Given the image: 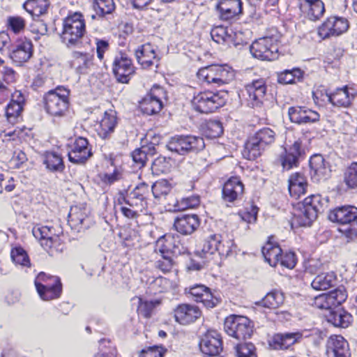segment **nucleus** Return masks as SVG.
Here are the masks:
<instances>
[{
  "instance_id": "58",
  "label": "nucleus",
  "mask_w": 357,
  "mask_h": 357,
  "mask_svg": "<svg viewBox=\"0 0 357 357\" xmlns=\"http://www.w3.org/2000/svg\"><path fill=\"white\" fill-rule=\"evenodd\" d=\"M160 303L159 301H143L142 299H139V303L138 306V312L144 316V317H149L151 314V312L153 308Z\"/></svg>"
},
{
  "instance_id": "4",
  "label": "nucleus",
  "mask_w": 357,
  "mask_h": 357,
  "mask_svg": "<svg viewBox=\"0 0 357 357\" xmlns=\"http://www.w3.org/2000/svg\"><path fill=\"white\" fill-rule=\"evenodd\" d=\"M85 32V22L82 15L75 13L64 19L61 37L68 47L75 46L80 43Z\"/></svg>"
},
{
  "instance_id": "47",
  "label": "nucleus",
  "mask_w": 357,
  "mask_h": 357,
  "mask_svg": "<svg viewBox=\"0 0 357 357\" xmlns=\"http://www.w3.org/2000/svg\"><path fill=\"white\" fill-rule=\"evenodd\" d=\"M203 132L208 138H216L223 133V127L219 121L210 120L203 127Z\"/></svg>"
},
{
  "instance_id": "8",
  "label": "nucleus",
  "mask_w": 357,
  "mask_h": 357,
  "mask_svg": "<svg viewBox=\"0 0 357 357\" xmlns=\"http://www.w3.org/2000/svg\"><path fill=\"white\" fill-rule=\"evenodd\" d=\"M224 329L229 336L237 340H245L251 337L253 325L248 317L233 314L225 319Z\"/></svg>"
},
{
  "instance_id": "39",
  "label": "nucleus",
  "mask_w": 357,
  "mask_h": 357,
  "mask_svg": "<svg viewBox=\"0 0 357 357\" xmlns=\"http://www.w3.org/2000/svg\"><path fill=\"white\" fill-rule=\"evenodd\" d=\"M49 6V0H26L23 8L32 17H39L47 13Z\"/></svg>"
},
{
  "instance_id": "17",
  "label": "nucleus",
  "mask_w": 357,
  "mask_h": 357,
  "mask_svg": "<svg viewBox=\"0 0 357 357\" xmlns=\"http://www.w3.org/2000/svg\"><path fill=\"white\" fill-rule=\"evenodd\" d=\"M310 167L311 178L314 182L326 181L330 176L329 164L320 154H315L310 158Z\"/></svg>"
},
{
  "instance_id": "7",
  "label": "nucleus",
  "mask_w": 357,
  "mask_h": 357,
  "mask_svg": "<svg viewBox=\"0 0 357 357\" xmlns=\"http://www.w3.org/2000/svg\"><path fill=\"white\" fill-rule=\"evenodd\" d=\"M226 96L227 94L205 91L195 95L191 102L195 110L200 113L208 114L225 104Z\"/></svg>"
},
{
  "instance_id": "36",
  "label": "nucleus",
  "mask_w": 357,
  "mask_h": 357,
  "mask_svg": "<svg viewBox=\"0 0 357 357\" xmlns=\"http://www.w3.org/2000/svg\"><path fill=\"white\" fill-rule=\"evenodd\" d=\"M337 276L334 272L323 273L317 275L311 283V286L316 290H326L336 285Z\"/></svg>"
},
{
  "instance_id": "2",
  "label": "nucleus",
  "mask_w": 357,
  "mask_h": 357,
  "mask_svg": "<svg viewBox=\"0 0 357 357\" xmlns=\"http://www.w3.org/2000/svg\"><path fill=\"white\" fill-rule=\"evenodd\" d=\"M275 133L269 128H263L250 137L245 144L243 155L245 158L254 160L259 157L267 146L275 142Z\"/></svg>"
},
{
  "instance_id": "23",
  "label": "nucleus",
  "mask_w": 357,
  "mask_h": 357,
  "mask_svg": "<svg viewBox=\"0 0 357 357\" xmlns=\"http://www.w3.org/2000/svg\"><path fill=\"white\" fill-rule=\"evenodd\" d=\"M201 314L198 307L190 304H181L174 311L176 321L183 325L195 321Z\"/></svg>"
},
{
  "instance_id": "43",
  "label": "nucleus",
  "mask_w": 357,
  "mask_h": 357,
  "mask_svg": "<svg viewBox=\"0 0 357 357\" xmlns=\"http://www.w3.org/2000/svg\"><path fill=\"white\" fill-rule=\"evenodd\" d=\"M87 219V213L84 208L77 206L70 208L68 222L71 227L77 228L84 225Z\"/></svg>"
},
{
  "instance_id": "60",
  "label": "nucleus",
  "mask_w": 357,
  "mask_h": 357,
  "mask_svg": "<svg viewBox=\"0 0 357 357\" xmlns=\"http://www.w3.org/2000/svg\"><path fill=\"white\" fill-rule=\"evenodd\" d=\"M199 302H202L207 308H213L220 302V299L208 289V291L204 294Z\"/></svg>"
},
{
  "instance_id": "62",
  "label": "nucleus",
  "mask_w": 357,
  "mask_h": 357,
  "mask_svg": "<svg viewBox=\"0 0 357 357\" xmlns=\"http://www.w3.org/2000/svg\"><path fill=\"white\" fill-rule=\"evenodd\" d=\"M200 203L199 197L197 195L183 198L178 204V210L195 208Z\"/></svg>"
},
{
  "instance_id": "33",
  "label": "nucleus",
  "mask_w": 357,
  "mask_h": 357,
  "mask_svg": "<svg viewBox=\"0 0 357 357\" xmlns=\"http://www.w3.org/2000/svg\"><path fill=\"white\" fill-rule=\"evenodd\" d=\"M307 186L305 176L300 173L292 174L289 179V191L291 197L298 198L306 192Z\"/></svg>"
},
{
  "instance_id": "21",
  "label": "nucleus",
  "mask_w": 357,
  "mask_h": 357,
  "mask_svg": "<svg viewBox=\"0 0 357 357\" xmlns=\"http://www.w3.org/2000/svg\"><path fill=\"white\" fill-rule=\"evenodd\" d=\"M288 114L291 121L298 124L315 123L320 117L317 112L301 107H289Z\"/></svg>"
},
{
  "instance_id": "5",
  "label": "nucleus",
  "mask_w": 357,
  "mask_h": 357,
  "mask_svg": "<svg viewBox=\"0 0 357 357\" xmlns=\"http://www.w3.org/2000/svg\"><path fill=\"white\" fill-rule=\"evenodd\" d=\"M200 80L208 84L221 86L234 79L235 72L228 65H211L200 69L197 72Z\"/></svg>"
},
{
  "instance_id": "48",
  "label": "nucleus",
  "mask_w": 357,
  "mask_h": 357,
  "mask_svg": "<svg viewBox=\"0 0 357 357\" xmlns=\"http://www.w3.org/2000/svg\"><path fill=\"white\" fill-rule=\"evenodd\" d=\"M13 261L22 267L29 268L31 262L26 252L21 247H16L10 252Z\"/></svg>"
},
{
  "instance_id": "24",
  "label": "nucleus",
  "mask_w": 357,
  "mask_h": 357,
  "mask_svg": "<svg viewBox=\"0 0 357 357\" xmlns=\"http://www.w3.org/2000/svg\"><path fill=\"white\" fill-rule=\"evenodd\" d=\"M243 191V184L240 179L237 177H232L223 185L222 199L225 202H234L241 198Z\"/></svg>"
},
{
  "instance_id": "29",
  "label": "nucleus",
  "mask_w": 357,
  "mask_h": 357,
  "mask_svg": "<svg viewBox=\"0 0 357 357\" xmlns=\"http://www.w3.org/2000/svg\"><path fill=\"white\" fill-rule=\"evenodd\" d=\"M135 56L138 63L144 68H149L154 64V61L158 60L155 49L150 43L141 45L135 50Z\"/></svg>"
},
{
  "instance_id": "10",
  "label": "nucleus",
  "mask_w": 357,
  "mask_h": 357,
  "mask_svg": "<svg viewBox=\"0 0 357 357\" xmlns=\"http://www.w3.org/2000/svg\"><path fill=\"white\" fill-rule=\"evenodd\" d=\"M35 285L40 297L44 301L57 298L61 294V283L56 276L41 272L35 280Z\"/></svg>"
},
{
  "instance_id": "20",
  "label": "nucleus",
  "mask_w": 357,
  "mask_h": 357,
  "mask_svg": "<svg viewBox=\"0 0 357 357\" xmlns=\"http://www.w3.org/2000/svg\"><path fill=\"white\" fill-rule=\"evenodd\" d=\"M248 94V104L252 107H259L262 105L266 91L265 82L263 79H257L245 86Z\"/></svg>"
},
{
  "instance_id": "28",
  "label": "nucleus",
  "mask_w": 357,
  "mask_h": 357,
  "mask_svg": "<svg viewBox=\"0 0 357 357\" xmlns=\"http://www.w3.org/2000/svg\"><path fill=\"white\" fill-rule=\"evenodd\" d=\"M355 98L354 90L347 86L338 88L331 93V103L339 107H349Z\"/></svg>"
},
{
  "instance_id": "19",
  "label": "nucleus",
  "mask_w": 357,
  "mask_h": 357,
  "mask_svg": "<svg viewBox=\"0 0 357 357\" xmlns=\"http://www.w3.org/2000/svg\"><path fill=\"white\" fill-rule=\"evenodd\" d=\"M33 55V45L26 38L18 39L13 45L10 56L13 62L20 65L28 61Z\"/></svg>"
},
{
  "instance_id": "1",
  "label": "nucleus",
  "mask_w": 357,
  "mask_h": 357,
  "mask_svg": "<svg viewBox=\"0 0 357 357\" xmlns=\"http://www.w3.org/2000/svg\"><path fill=\"white\" fill-rule=\"evenodd\" d=\"M328 219L340 225L338 230L349 238L357 236V208L352 206L337 207L328 214Z\"/></svg>"
},
{
  "instance_id": "45",
  "label": "nucleus",
  "mask_w": 357,
  "mask_h": 357,
  "mask_svg": "<svg viewBox=\"0 0 357 357\" xmlns=\"http://www.w3.org/2000/svg\"><path fill=\"white\" fill-rule=\"evenodd\" d=\"M23 98L20 97L17 100H12L7 106L6 115L8 121L14 124L17 118L22 111Z\"/></svg>"
},
{
  "instance_id": "14",
  "label": "nucleus",
  "mask_w": 357,
  "mask_h": 357,
  "mask_svg": "<svg viewBox=\"0 0 357 357\" xmlns=\"http://www.w3.org/2000/svg\"><path fill=\"white\" fill-rule=\"evenodd\" d=\"M305 154V149L301 140H296L291 145L284 148L280 156L281 165L284 169L289 170L297 167L299 159Z\"/></svg>"
},
{
  "instance_id": "26",
  "label": "nucleus",
  "mask_w": 357,
  "mask_h": 357,
  "mask_svg": "<svg viewBox=\"0 0 357 357\" xmlns=\"http://www.w3.org/2000/svg\"><path fill=\"white\" fill-rule=\"evenodd\" d=\"M239 33H236L231 27H226L223 26H218L213 28L211 31V36L212 39L217 43L222 44L226 43L229 45H234L237 46L241 43L234 39Z\"/></svg>"
},
{
  "instance_id": "9",
  "label": "nucleus",
  "mask_w": 357,
  "mask_h": 357,
  "mask_svg": "<svg viewBox=\"0 0 357 357\" xmlns=\"http://www.w3.org/2000/svg\"><path fill=\"white\" fill-rule=\"evenodd\" d=\"M205 147L204 139L193 135H179L172 137L167 144L168 150L179 155L197 152Z\"/></svg>"
},
{
  "instance_id": "6",
  "label": "nucleus",
  "mask_w": 357,
  "mask_h": 357,
  "mask_svg": "<svg viewBox=\"0 0 357 357\" xmlns=\"http://www.w3.org/2000/svg\"><path fill=\"white\" fill-rule=\"evenodd\" d=\"M69 93L68 89L60 86L48 91L44 96L47 112L54 117L65 116L69 106Z\"/></svg>"
},
{
  "instance_id": "63",
  "label": "nucleus",
  "mask_w": 357,
  "mask_h": 357,
  "mask_svg": "<svg viewBox=\"0 0 357 357\" xmlns=\"http://www.w3.org/2000/svg\"><path fill=\"white\" fill-rule=\"evenodd\" d=\"M233 243L231 241L227 240L225 241L220 238V241L217 246V253L219 256L227 257L232 251Z\"/></svg>"
},
{
  "instance_id": "56",
  "label": "nucleus",
  "mask_w": 357,
  "mask_h": 357,
  "mask_svg": "<svg viewBox=\"0 0 357 357\" xmlns=\"http://www.w3.org/2000/svg\"><path fill=\"white\" fill-rule=\"evenodd\" d=\"M172 239L170 235H165L160 238L156 242V248L155 250L156 253H159L160 257L172 255V252L166 243H168Z\"/></svg>"
},
{
  "instance_id": "61",
  "label": "nucleus",
  "mask_w": 357,
  "mask_h": 357,
  "mask_svg": "<svg viewBox=\"0 0 357 357\" xmlns=\"http://www.w3.org/2000/svg\"><path fill=\"white\" fill-rule=\"evenodd\" d=\"M172 255L161 257L155 263V266L164 273H169L174 266Z\"/></svg>"
},
{
  "instance_id": "30",
  "label": "nucleus",
  "mask_w": 357,
  "mask_h": 357,
  "mask_svg": "<svg viewBox=\"0 0 357 357\" xmlns=\"http://www.w3.org/2000/svg\"><path fill=\"white\" fill-rule=\"evenodd\" d=\"M272 237L269 238L266 245L262 248V254L265 260L271 266H276L279 263L282 253L281 248L277 243L272 241Z\"/></svg>"
},
{
  "instance_id": "11",
  "label": "nucleus",
  "mask_w": 357,
  "mask_h": 357,
  "mask_svg": "<svg viewBox=\"0 0 357 357\" xmlns=\"http://www.w3.org/2000/svg\"><path fill=\"white\" fill-rule=\"evenodd\" d=\"M250 52L261 60H274L278 57V40L268 36L259 38L251 45Z\"/></svg>"
},
{
  "instance_id": "27",
  "label": "nucleus",
  "mask_w": 357,
  "mask_h": 357,
  "mask_svg": "<svg viewBox=\"0 0 357 357\" xmlns=\"http://www.w3.org/2000/svg\"><path fill=\"white\" fill-rule=\"evenodd\" d=\"M302 338L299 332L278 333L273 335L271 346L275 349H287Z\"/></svg>"
},
{
  "instance_id": "53",
  "label": "nucleus",
  "mask_w": 357,
  "mask_h": 357,
  "mask_svg": "<svg viewBox=\"0 0 357 357\" xmlns=\"http://www.w3.org/2000/svg\"><path fill=\"white\" fill-rule=\"evenodd\" d=\"M169 168V162L165 157L159 156L155 158L151 165V170L153 174L159 175L166 173Z\"/></svg>"
},
{
  "instance_id": "64",
  "label": "nucleus",
  "mask_w": 357,
  "mask_h": 357,
  "mask_svg": "<svg viewBox=\"0 0 357 357\" xmlns=\"http://www.w3.org/2000/svg\"><path fill=\"white\" fill-rule=\"evenodd\" d=\"M164 352L162 347H149L142 351L139 357H163Z\"/></svg>"
},
{
  "instance_id": "50",
  "label": "nucleus",
  "mask_w": 357,
  "mask_h": 357,
  "mask_svg": "<svg viewBox=\"0 0 357 357\" xmlns=\"http://www.w3.org/2000/svg\"><path fill=\"white\" fill-rule=\"evenodd\" d=\"M93 8L98 15L102 17L112 13L115 5L113 0H94Z\"/></svg>"
},
{
  "instance_id": "42",
  "label": "nucleus",
  "mask_w": 357,
  "mask_h": 357,
  "mask_svg": "<svg viewBox=\"0 0 357 357\" xmlns=\"http://www.w3.org/2000/svg\"><path fill=\"white\" fill-rule=\"evenodd\" d=\"M162 107V101L156 96L149 95L144 98L141 102V109L147 115L158 113Z\"/></svg>"
},
{
  "instance_id": "31",
  "label": "nucleus",
  "mask_w": 357,
  "mask_h": 357,
  "mask_svg": "<svg viewBox=\"0 0 357 357\" xmlns=\"http://www.w3.org/2000/svg\"><path fill=\"white\" fill-rule=\"evenodd\" d=\"M218 9L222 18L229 20L241 13L242 3L241 0H220Z\"/></svg>"
},
{
  "instance_id": "44",
  "label": "nucleus",
  "mask_w": 357,
  "mask_h": 357,
  "mask_svg": "<svg viewBox=\"0 0 357 357\" xmlns=\"http://www.w3.org/2000/svg\"><path fill=\"white\" fill-rule=\"evenodd\" d=\"M303 77V72L298 68L285 70L278 73V82L281 84L295 83L296 79L300 80Z\"/></svg>"
},
{
  "instance_id": "15",
  "label": "nucleus",
  "mask_w": 357,
  "mask_h": 357,
  "mask_svg": "<svg viewBox=\"0 0 357 357\" xmlns=\"http://www.w3.org/2000/svg\"><path fill=\"white\" fill-rule=\"evenodd\" d=\"M199 347L207 357H220L218 355L223 349L220 335L216 331H208L202 338Z\"/></svg>"
},
{
  "instance_id": "12",
  "label": "nucleus",
  "mask_w": 357,
  "mask_h": 357,
  "mask_svg": "<svg viewBox=\"0 0 357 357\" xmlns=\"http://www.w3.org/2000/svg\"><path fill=\"white\" fill-rule=\"evenodd\" d=\"M53 228L48 226L36 225L32 229L33 235L40 242L42 247L50 255L63 250V245L54 232Z\"/></svg>"
},
{
  "instance_id": "35",
  "label": "nucleus",
  "mask_w": 357,
  "mask_h": 357,
  "mask_svg": "<svg viewBox=\"0 0 357 357\" xmlns=\"http://www.w3.org/2000/svg\"><path fill=\"white\" fill-rule=\"evenodd\" d=\"M221 236L219 234L211 235L206 238L200 250H197V255L209 261L213 259L212 255L217 253V246L220 241Z\"/></svg>"
},
{
  "instance_id": "38",
  "label": "nucleus",
  "mask_w": 357,
  "mask_h": 357,
  "mask_svg": "<svg viewBox=\"0 0 357 357\" xmlns=\"http://www.w3.org/2000/svg\"><path fill=\"white\" fill-rule=\"evenodd\" d=\"M303 15L312 21L319 20L325 12L324 4L322 1H315L313 3L302 6L299 8Z\"/></svg>"
},
{
  "instance_id": "34",
  "label": "nucleus",
  "mask_w": 357,
  "mask_h": 357,
  "mask_svg": "<svg viewBox=\"0 0 357 357\" xmlns=\"http://www.w3.org/2000/svg\"><path fill=\"white\" fill-rule=\"evenodd\" d=\"M117 124L116 113L114 111L105 112L100 122L98 135L102 139H106L112 133Z\"/></svg>"
},
{
  "instance_id": "41",
  "label": "nucleus",
  "mask_w": 357,
  "mask_h": 357,
  "mask_svg": "<svg viewBox=\"0 0 357 357\" xmlns=\"http://www.w3.org/2000/svg\"><path fill=\"white\" fill-rule=\"evenodd\" d=\"M284 301L283 293L278 290H273L268 293L257 304L267 308L275 309L279 307L284 303Z\"/></svg>"
},
{
  "instance_id": "51",
  "label": "nucleus",
  "mask_w": 357,
  "mask_h": 357,
  "mask_svg": "<svg viewBox=\"0 0 357 357\" xmlns=\"http://www.w3.org/2000/svg\"><path fill=\"white\" fill-rule=\"evenodd\" d=\"M344 181L350 188H357V162H352L345 170Z\"/></svg>"
},
{
  "instance_id": "37",
  "label": "nucleus",
  "mask_w": 357,
  "mask_h": 357,
  "mask_svg": "<svg viewBox=\"0 0 357 357\" xmlns=\"http://www.w3.org/2000/svg\"><path fill=\"white\" fill-rule=\"evenodd\" d=\"M155 153V147L153 144H149L133 151L131 157L136 167L140 169L145 165L149 157L153 156Z\"/></svg>"
},
{
  "instance_id": "16",
  "label": "nucleus",
  "mask_w": 357,
  "mask_h": 357,
  "mask_svg": "<svg viewBox=\"0 0 357 357\" xmlns=\"http://www.w3.org/2000/svg\"><path fill=\"white\" fill-rule=\"evenodd\" d=\"M135 72L132 61L126 54L116 56L113 61V73L119 82L128 83Z\"/></svg>"
},
{
  "instance_id": "59",
  "label": "nucleus",
  "mask_w": 357,
  "mask_h": 357,
  "mask_svg": "<svg viewBox=\"0 0 357 357\" xmlns=\"http://www.w3.org/2000/svg\"><path fill=\"white\" fill-rule=\"evenodd\" d=\"M313 98L317 104L331 103V93H328L324 87L320 86L312 93Z\"/></svg>"
},
{
  "instance_id": "25",
  "label": "nucleus",
  "mask_w": 357,
  "mask_h": 357,
  "mask_svg": "<svg viewBox=\"0 0 357 357\" xmlns=\"http://www.w3.org/2000/svg\"><path fill=\"white\" fill-rule=\"evenodd\" d=\"M199 226L198 216L195 214L178 216L174 222L175 229L182 235L192 234Z\"/></svg>"
},
{
  "instance_id": "22",
  "label": "nucleus",
  "mask_w": 357,
  "mask_h": 357,
  "mask_svg": "<svg viewBox=\"0 0 357 357\" xmlns=\"http://www.w3.org/2000/svg\"><path fill=\"white\" fill-rule=\"evenodd\" d=\"M326 353L329 357H349V344L341 335L331 336L327 341Z\"/></svg>"
},
{
  "instance_id": "18",
  "label": "nucleus",
  "mask_w": 357,
  "mask_h": 357,
  "mask_svg": "<svg viewBox=\"0 0 357 357\" xmlns=\"http://www.w3.org/2000/svg\"><path fill=\"white\" fill-rule=\"evenodd\" d=\"M91 155L88 140L81 137L75 139L68 152L69 160L74 164H84Z\"/></svg>"
},
{
  "instance_id": "57",
  "label": "nucleus",
  "mask_w": 357,
  "mask_h": 357,
  "mask_svg": "<svg viewBox=\"0 0 357 357\" xmlns=\"http://www.w3.org/2000/svg\"><path fill=\"white\" fill-rule=\"evenodd\" d=\"M8 27L15 33H18L24 30L25 26L24 20L20 16H11L7 19Z\"/></svg>"
},
{
  "instance_id": "32",
  "label": "nucleus",
  "mask_w": 357,
  "mask_h": 357,
  "mask_svg": "<svg viewBox=\"0 0 357 357\" xmlns=\"http://www.w3.org/2000/svg\"><path fill=\"white\" fill-rule=\"evenodd\" d=\"M326 320L335 327L347 328L352 322L351 314L343 309L331 310L326 316Z\"/></svg>"
},
{
  "instance_id": "49",
  "label": "nucleus",
  "mask_w": 357,
  "mask_h": 357,
  "mask_svg": "<svg viewBox=\"0 0 357 357\" xmlns=\"http://www.w3.org/2000/svg\"><path fill=\"white\" fill-rule=\"evenodd\" d=\"M326 294L329 298V303H331L333 307L341 305L347 298L346 289L343 286L338 287L335 290Z\"/></svg>"
},
{
  "instance_id": "13",
  "label": "nucleus",
  "mask_w": 357,
  "mask_h": 357,
  "mask_svg": "<svg viewBox=\"0 0 357 357\" xmlns=\"http://www.w3.org/2000/svg\"><path fill=\"white\" fill-rule=\"evenodd\" d=\"M349 28L348 21L342 17H331L328 18L319 28L318 35L321 39L337 36L345 32Z\"/></svg>"
},
{
  "instance_id": "52",
  "label": "nucleus",
  "mask_w": 357,
  "mask_h": 357,
  "mask_svg": "<svg viewBox=\"0 0 357 357\" xmlns=\"http://www.w3.org/2000/svg\"><path fill=\"white\" fill-rule=\"evenodd\" d=\"M170 191V185L166 180L157 181L152 185L153 195L157 199L168 195Z\"/></svg>"
},
{
  "instance_id": "55",
  "label": "nucleus",
  "mask_w": 357,
  "mask_h": 357,
  "mask_svg": "<svg viewBox=\"0 0 357 357\" xmlns=\"http://www.w3.org/2000/svg\"><path fill=\"white\" fill-rule=\"evenodd\" d=\"M209 288L203 284H195L185 289V292L188 294L192 298L196 301L199 302Z\"/></svg>"
},
{
  "instance_id": "3",
  "label": "nucleus",
  "mask_w": 357,
  "mask_h": 357,
  "mask_svg": "<svg viewBox=\"0 0 357 357\" xmlns=\"http://www.w3.org/2000/svg\"><path fill=\"white\" fill-rule=\"evenodd\" d=\"M324 203L319 195H313L306 197L303 202L297 204L294 216L301 226H310L323 210Z\"/></svg>"
},
{
  "instance_id": "54",
  "label": "nucleus",
  "mask_w": 357,
  "mask_h": 357,
  "mask_svg": "<svg viewBox=\"0 0 357 357\" xmlns=\"http://www.w3.org/2000/svg\"><path fill=\"white\" fill-rule=\"evenodd\" d=\"M238 357H255V347L252 343L245 342L236 345L235 347Z\"/></svg>"
},
{
  "instance_id": "46",
  "label": "nucleus",
  "mask_w": 357,
  "mask_h": 357,
  "mask_svg": "<svg viewBox=\"0 0 357 357\" xmlns=\"http://www.w3.org/2000/svg\"><path fill=\"white\" fill-rule=\"evenodd\" d=\"M44 164L49 170L52 172H62L64 169L61 157L54 152L47 153L45 155Z\"/></svg>"
},
{
  "instance_id": "40",
  "label": "nucleus",
  "mask_w": 357,
  "mask_h": 357,
  "mask_svg": "<svg viewBox=\"0 0 357 357\" xmlns=\"http://www.w3.org/2000/svg\"><path fill=\"white\" fill-rule=\"evenodd\" d=\"M92 63L89 54H83L79 52H74L73 58L70 61V66L74 68L77 73L84 74Z\"/></svg>"
}]
</instances>
